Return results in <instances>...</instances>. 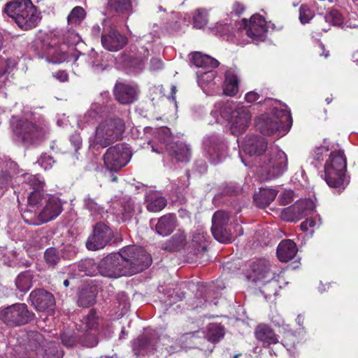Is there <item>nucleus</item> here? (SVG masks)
<instances>
[{"label":"nucleus","instance_id":"11","mask_svg":"<svg viewBox=\"0 0 358 358\" xmlns=\"http://www.w3.org/2000/svg\"><path fill=\"white\" fill-rule=\"evenodd\" d=\"M11 126L18 140L25 143H34L43 136V131L41 129L24 120H15L13 117Z\"/></svg>","mask_w":358,"mask_h":358},{"label":"nucleus","instance_id":"7","mask_svg":"<svg viewBox=\"0 0 358 358\" xmlns=\"http://www.w3.org/2000/svg\"><path fill=\"white\" fill-rule=\"evenodd\" d=\"M346 170L347 162L343 151L338 150L331 152L324 165V178L328 185L344 189L349 183L345 176Z\"/></svg>","mask_w":358,"mask_h":358},{"label":"nucleus","instance_id":"60","mask_svg":"<svg viewBox=\"0 0 358 358\" xmlns=\"http://www.w3.org/2000/svg\"><path fill=\"white\" fill-rule=\"evenodd\" d=\"M71 144L73 146L74 150L77 152L82 145V138L79 133L76 132L72 134L69 138Z\"/></svg>","mask_w":358,"mask_h":358},{"label":"nucleus","instance_id":"40","mask_svg":"<svg viewBox=\"0 0 358 358\" xmlns=\"http://www.w3.org/2000/svg\"><path fill=\"white\" fill-rule=\"evenodd\" d=\"M147 208L150 212H159L166 205L165 197L158 194L149 195L146 199Z\"/></svg>","mask_w":358,"mask_h":358},{"label":"nucleus","instance_id":"31","mask_svg":"<svg viewBox=\"0 0 358 358\" xmlns=\"http://www.w3.org/2000/svg\"><path fill=\"white\" fill-rule=\"evenodd\" d=\"M278 191L271 188H260L259 192L255 194L254 201L259 208H265L268 206L276 197Z\"/></svg>","mask_w":358,"mask_h":358},{"label":"nucleus","instance_id":"3","mask_svg":"<svg viewBox=\"0 0 358 358\" xmlns=\"http://www.w3.org/2000/svg\"><path fill=\"white\" fill-rule=\"evenodd\" d=\"M4 12L23 30L36 27L40 20L39 13L31 0H15L7 3Z\"/></svg>","mask_w":358,"mask_h":358},{"label":"nucleus","instance_id":"5","mask_svg":"<svg viewBox=\"0 0 358 358\" xmlns=\"http://www.w3.org/2000/svg\"><path fill=\"white\" fill-rule=\"evenodd\" d=\"M124 129L125 124L122 119L108 117L98 124L94 134L90 137V145L106 148L119 140Z\"/></svg>","mask_w":358,"mask_h":358},{"label":"nucleus","instance_id":"28","mask_svg":"<svg viewBox=\"0 0 358 358\" xmlns=\"http://www.w3.org/2000/svg\"><path fill=\"white\" fill-rule=\"evenodd\" d=\"M176 227V216L171 214H168L159 219L155 227V230L158 234L166 236L169 235Z\"/></svg>","mask_w":358,"mask_h":358},{"label":"nucleus","instance_id":"12","mask_svg":"<svg viewBox=\"0 0 358 358\" xmlns=\"http://www.w3.org/2000/svg\"><path fill=\"white\" fill-rule=\"evenodd\" d=\"M36 205L38 206L42 224L55 220L62 211L61 200L53 195L47 194L42 195L40 201Z\"/></svg>","mask_w":358,"mask_h":358},{"label":"nucleus","instance_id":"32","mask_svg":"<svg viewBox=\"0 0 358 358\" xmlns=\"http://www.w3.org/2000/svg\"><path fill=\"white\" fill-rule=\"evenodd\" d=\"M238 78L234 71H226L223 83V93L227 96H234L238 91Z\"/></svg>","mask_w":358,"mask_h":358},{"label":"nucleus","instance_id":"63","mask_svg":"<svg viewBox=\"0 0 358 358\" xmlns=\"http://www.w3.org/2000/svg\"><path fill=\"white\" fill-rule=\"evenodd\" d=\"M164 66L163 62L161 59L157 57H153L150 60V71H158L161 70Z\"/></svg>","mask_w":358,"mask_h":358},{"label":"nucleus","instance_id":"30","mask_svg":"<svg viewBox=\"0 0 358 358\" xmlns=\"http://www.w3.org/2000/svg\"><path fill=\"white\" fill-rule=\"evenodd\" d=\"M102 109L103 108L99 103H92L86 113L78 120V126L84 127L85 125L95 123L101 117Z\"/></svg>","mask_w":358,"mask_h":358},{"label":"nucleus","instance_id":"23","mask_svg":"<svg viewBox=\"0 0 358 358\" xmlns=\"http://www.w3.org/2000/svg\"><path fill=\"white\" fill-rule=\"evenodd\" d=\"M115 99L122 104H129L136 99L137 90L135 86L117 83L114 87Z\"/></svg>","mask_w":358,"mask_h":358},{"label":"nucleus","instance_id":"43","mask_svg":"<svg viewBox=\"0 0 358 358\" xmlns=\"http://www.w3.org/2000/svg\"><path fill=\"white\" fill-rule=\"evenodd\" d=\"M211 231L214 238L220 243H226L230 242L232 239L231 234L227 226L215 225V227H211Z\"/></svg>","mask_w":358,"mask_h":358},{"label":"nucleus","instance_id":"10","mask_svg":"<svg viewBox=\"0 0 358 358\" xmlns=\"http://www.w3.org/2000/svg\"><path fill=\"white\" fill-rule=\"evenodd\" d=\"M131 157L130 150L125 145L119 143L107 150L103 155L104 165L110 171H117L128 164Z\"/></svg>","mask_w":358,"mask_h":358},{"label":"nucleus","instance_id":"29","mask_svg":"<svg viewBox=\"0 0 358 358\" xmlns=\"http://www.w3.org/2000/svg\"><path fill=\"white\" fill-rule=\"evenodd\" d=\"M106 55L107 54L103 51L98 52L94 50H92L88 53L87 62L94 71L101 72L107 69L108 63L105 59Z\"/></svg>","mask_w":358,"mask_h":358},{"label":"nucleus","instance_id":"36","mask_svg":"<svg viewBox=\"0 0 358 358\" xmlns=\"http://www.w3.org/2000/svg\"><path fill=\"white\" fill-rule=\"evenodd\" d=\"M84 207L87 209L94 219H101L103 217L105 210L103 207L98 204L95 200L90 196L84 199Z\"/></svg>","mask_w":358,"mask_h":358},{"label":"nucleus","instance_id":"27","mask_svg":"<svg viewBox=\"0 0 358 358\" xmlns=\"http://www.w3.org/2000/svg\"><path fill=\"white\" fill-rule=\"evenodd\" d=\"M256 338L262 342L264 345H270L278 343V337L274 331L266 324H259L255 331Z\"/></svg>","mask_w":358,"mask_h":358},{"label":"nucleus","instance_id":"57","mask_svg":"<svg viewBox=\"0 0 358 358\" xmlns=\"http://www.w3.org/2000/svg\"><path fill=\"white\" fill-rule=\"evenodd\" d=\"M320 221V219H319ZM320 222L318 223L313 218L306 219L305 221L302 222L300 227L303 231H308L309 229H311L310 234L312 235L313 233V229L315 227H318L320 225Z\"/></svg>","mask_w":358,"mask_h":358},{"label":"nucleus","instance_id":"48","mask_svg":"<svg viewBox=\"0 0 358 358\" xmlns=\"http://www.w3.org/2000/svg\"><path fill=\"white\" fill-rule=\"evenodd\" d=\"M44 258L49 266H55L60 259L59 251L54 248H48L44 254Z\"/></svg>","mask_w":358,"mask_h":358},{"label":"nucleus","instance_id":"61","mask_svg":"<svg viewBox=\"0 0 358 358\" xmlns=\"http://www.w3.org/2000/svg\"><path fill=\"white\" fill-rule=\"evenodd\" d=\"M131 66L134 69V71L138 72L144 68V59L142 58H135L131 60Z\"/></svg>","mask_w":358,"mask_h":358},{"label":"nucleus","instance_id":"25","mask_svg":"<svg viewBox=\"0 0 358 358\" xmlns=\"http://www.w3.org/2000/svg\"><path fill=\"white\" fill-rule=\"evenodd\" d=\"M3 169L0 171V196L3 195L4 189L11 184L13 176L20 173L17 164L12 161L6 162Z\"/></svg>","mask_w":358,"mask_h":358},{"label":"nucleus","instance_id":"51","mask_svg":"<svg viewBox=\"0 0 358 358\" xmlns=\"http://www.w3.org/2000/svg\"><path fill=\"white\" fill-rule=\"evenodd\" d=\"M208 238L206 232L202 228H198L193 233L192 242L201 245L203 249L205 248V243L207 241Z\"/></svg>","mask_w":358,"mask_h":358},{"label":"nucleus","instance_id":"39","mask_svg":"<svg viewBox=\"0 0 358 358\" xmlns=\"http://www.w3.org/2000/svg\"><path fill=\"white\" fill-rule=\"evenodd\" d=\"M99 326V317L94 310H90L88 315L83 318L80 325L83 331H96Z\"/></svg>","mask_w":358,"mask_h":358},{"label":"nucleus","instance_id":"37","mask_svg":"<svg viewBox=\"0 0 358 358\" xmlns=\"http://www.w3.org/2000/svg\"><path fill=\"white\" fill-rule=\"evenodd\" d=\"M33 274L30 271L20 273L15 279V285L20 292H26L32 286Z\"/></svg>","mask_w":358,"mask_h":358},{"label":"nucleus","instance_id":"56","mask_svg":"<svg viewBox=\"0 0 358 358\" xmlns=\"http://www.w3.org/2000/svg\"><path fill=\"white\" fill-rule=\"evenodd\" d=\"M329 150L328 146L325 145H321L315 148L312 152V156L315 160L320 162L324 160V157L327 155Z\"/></svg>","mask_w":358,"mask_h":358},{"label":"nucleus","instance_id":"17","mask_svg":"<svg viewBox=\"0 0 358 358\" xmlns=\"http://www.w3.org/2000/svg\"><path fill=\"white\" fill-rule=\"evenodd\" d=\"M243 22L246 27L245 34L253 42L257 43L265 40L267 28L264 17L259 14L253 15L250 18L249 26L245 19H243Z\"/></svg>","mask_w":358,"mask_h":358},{"label":"nucleus","instance_id":"19","mask_svg":"<svg viewBox=\"0 0 358 358\" xmlns=\"http://www.w3.org/2000/svg\"><path fill=\"white\" fill-rule=\"evenodd\" d=\"M24 179L25 185H28L32 191L28 196V201L31 206L37 204L41 198V196L45 194L43 189L45 187V181L43 178L38 174L30 175L24 174L22 175Z\"/></svg>","mask_w":358,"mask_h":358},{"label":"nucleus","instance_id":"59","mask_svg":"<svg viewBox=\"0 0 358 358\" xmlns=\"http://www.w3.org/2000/svg\"><path fill=\"white\" fill-rule=\"evenodd\" d=\"M54 160L52 157L43 155L38 160V163L40 164L41 167H43L45 170H48L52 167L54 164Z\"/></svg>","mask_w":358,"mask_h":358},{"label":"nucleus","instance_id":"33","mask_svg":"<svg viewBox=\"0 0 358 358\" xmlns=\"http://www.w3.org/2000/svg\"><path fill=\"white\" fill-rule=\"evenodd\" d=\"M191 62L197 67H217L219 62L208 55H203L200 52L192 54Z\"/></svg>","mask_w":358,"mask_h":358},{"label":"nucleus","instance_id":"22","mask_svg":"<svg viewBox=\"0 0 358 358\" xmlns=\"http://www.w3.org/2000/svg\"><path fill=\"white\" fill-rule=\"evenodd\" d=\"M197 83L204 93L207 95H214L220 92L222 79L217 76L215 71H208L198 75Z\"/></svg>","mask_w":358,"mask_h":358},{"label":"nucleus","instance_id":"15","mask_svg":"<svg viewBox=\"0 0 358 358\" xmlns=\"http://www.w3.org/2000/svg\"><path fill=\"white\" fill-rule=\"evenodd\" d=\"M203 146L205 155L211 163L216 164L221 162L224 156L226 146L217 135L206 136L203 138Z\"/></svg>","mask_w":358,"mask_h":358},{"label":"nucleus","instance_id":"47","mask_svg":"<svg viewBox=\"0 0 358 358\" xmlns=\"http://www.w3.org/2000/svg\"><path fill=\"white\" fill-rule=\"evenodd\" d=\"M229 220V215L227 213L222 210L216 211L212 219V227H215V225L222 227L227 226L228 222Z\"/></svg>","mask_w":358,"mask_h":358},{"label":"nucleus","instance_id":"52","mask_svg":"<svg viewBox=\"0 0 358 358\" xmlns=\"http://www.w3.org/2000/svg\"><path fill=\"white\" fill-rule=\"evenodd\" d=\"M8 228L9 230H13L12 238L14 240H22L25 236L26 231L19 224L10 222L8 225Z\"/></svg>","mask_w":358,"mask_h":358},{"label":"nucleus","instance_id":"42","mask_svg":"<svg viewBox=\"0 0 358 358\" xmlns=\"http://www.w3.org/2000/svg\"><path fill=\"white\" fill-rule=\"evenodd\" d=\"M96 290L92 289H83L79 294L78 305L83 307L92 306L96 301Z\"/></svg>","mask_w":358,"mask_h":358},{"label":"nucleus","instance_id":"16","mask_svg":"<svg viewBox=\"0 0 358 358\" xmlns=\"http://www.w3.org/2000/svg\"><path fill=\"white\" fill-rule=\"evenodd\" d=\"M127 42V37L112 26L108 31H105L101 37L103 48L110 52H117L122 50Z\"/></svg>","mask_w":358,"mask_h":358},{"label":"nucleus","instance_id":"50","mask_svg":"<svg viewBox=\"0 0 358 358\" xmlns=\"http://www.w3.org/2000/svg\"><path fill=\"white\" fill-rule=\"evenodd\" d=\"M229 111L227 110V108L224 106L223 103H217L215 104L214 110L211 111V115L215 117V121L219 122L220 121V117L222 118H227Z\"/></svg>","mask_w":358,"mask_h":358},{"label":"nucleus","instance_id":"44","mask_svg":"<svg viewBox=\"0 0 358 358\" xmlns=\"http://www.w3.org/2000/svg\"><path fill=\"white\" fill-rule=\"evenodd\" d=\"M108 5L117 12L129 13L131 10V0H109Z\"/></svg>","mask_w":358,"mask_h":358},{"label":"nucleus","instance_id":"64","mask_svg":"<svg viewBox=\"0 0 358 358\" xmlns=\"http://www.w3.org/2000/svg\"><path fill=\"white\" fill-rule=\"evenodd\" d=\"M279 200L282 205L290 203L293 201L292 192L289 191L282 193L279 196Z\"/></svg>","mask_w":358,"mask_h":358},{"label":"nucleus","instance_id":"46","mask_svg":"<svg viewBox=\"0 0 358 358\" xmlns=\"http://www.w3.org/2000/svg\"><path fill=\"white\" fill-rule=\"evenodd\" d=\"M208 13L204 9H198L193 17L194 27L198 29L203 28L208 22Z\"/></svg>","mask_w":358,"mask_h":358},{"label":"nucleus","instance_id":"38","mask_svg":"<svg viewBox=\"0 0 358 358\" xmlns=\"http://www.w3.org/2000/svg\"><path fill=\"white\" fill-rule=\"evenodd\" d=\"M134 203L130 198H124L121 202L120 209L115 213L117 216L121 217L123 221L129 220L135 211Z\"/></svg>","mask_w":358,"mask_h":358},{"label":"nucleus","instance_id":"13","mask_svg":"<svg viewBox=\"0 0 358 358\" xmlns=\"http://www.w3.org/2000/svg\"><path fill=\"white\" fill-rule=\"evenodd\" d=\"M314 209L315 205L311 199H301L283 208L280 217L287 222H296L310 214Z\"/></svg>","mask_w":358,"mask_h":358},{"label":"nucleus","instance_id":"1","mask_svg":"<svg viewBox=\"0 0 358 358\" xmlns=\"http://www.w3.org/2000/svg\"><path fill=\"white\" fill-rule=\"evenodd\" d=\"M241 147L245 154L259 157L260 163L257 174L260 180L277 178L287 171L286 154L275 145L268 147L264 138L255 135L247 136Z\"/></svg>","mask_w":358,"mask_h":358},{"label":"nucleus","instance_id":"55","mask_svg":"<svg viewBox=\"0 0 358 358\" xmlns=\"http://www.w3.org/2000/svg\"><path fill=\"white\" fill-rule=\"evenodd\" d=\"M313 17V13L312 10L306 5H301L299 8V20L302 24L309 22V21Z\"/></svg>","mask_w":358,"mask_h":358},{"label":"nucleus","instance_id":"2","mask_svg":"<svg viewBox=\"0 0 358 358\" xmlns=\"http://www.w3.org/2000/svg\"><path fill=\"white\" fill-rule=\"evenodd\" d=\"M151 264L150 255L143 248L129 245L104 257L98 268L101 275L117 278L141 272Z\"/></svg>","mask_w":358,"mask_h":358},{"label":"nucleus","instance_id":"34","mask_svg":"<svg viewBox=\"0 0 358 358\" xmlns=\"http://www.w3.org/2000/svg\"><path fill=\"white\" fill-rule=\"evenodd\" d=\"M186 244V234L178 230L164 245V249L171 252L182 249Z\"/></svg>","mask_w":358,"mask_h":358},{"label":"nucleus","instance_id":"6","mask_svg":"<svg viewBox=\"0 0 358 358\" xmlns=\"http://www.w3.org/2000/svg\"><path fill=\"white\" fill-rule=\"evenodd\" d=\"M278 270L272 268L270 262L265 259H260L252 263L250 268L247 271V278L248 280L255 283H260L266 285L271 284V290L265 287L262 291L268 295H275L279 286V279L280 278Z\"/></svg>","mask_w":358,"mask_h":358},{"label":"nucleus","instance_id":"9","mask_svg":"<svg viewBox=\"0 0 358 358\" xmlns=\"http://www.w3.org/2000/svg\"><path fill=\"white\" fill-rule=\"evenodd\" d=\"M34 314L24 303H15L0 310V319L8 325L18 326L31 322Z\"/></svg>","mask_w":358,"mask_h":358},{"label":"nucleus","instance_id":"20","mask_svg":"<svg viewBox=\"0 0 358 358\" xmlns=\"http://www.w3.org/2000/svg\"><path fill=\"white\" fill-rule=\"evenodd\" d=\"M79 56L80 54L76 50H73L71 55L66 54V45L56 47L50 46L46 49L45 53L46 62L53 64H59L64 62L75 63Z\"/></svg>","mask_w":358,"mask_h":358},{"label":"nucleus","instance_id":"35","mask_svg":"<svg viewBox=\"0 0 358 358\" xmlns=\"http://www.w3.org/2000/svg\"><path fill=\"white\" fill-rule=\"evenodd\" d=\"M22 217L24 222L30 225L39 226L43 224L39 215L38 205L31 206L28 202L27 210L22 213Z\"/></svg>","mask_w":358,"mask_h":358},{"label":"nucleus","instance_id":"53","mask_svg":"<svg viewBox=\"0 0 358 358\" xmlns=\"http://www.w3.org/2000/svg\"><path fill=\"white\" fill-rule=\"evenodd\" d=\"M232 29V27L231 24H224L221 22L217 23L214 27L212 28V31L215 35H220V36H225L229 35L230 36L231 30Z\"/></svg>","mask_w":358,"mask_h":358},{"label":"nucleus","instance_id":"14","mask_svg":"<svg viewBox=\"0 0 358 358\" xmlns=\"http://www.w3.org/2000/svg\"><path fill=\"white\" fill-rule=\"evenodd\" d=\"M111 238L110 229L103 223H97L92 234L87 238L86 247L92 251L103 249L109 243Z\"/></svg>","mask_w":358,"mask_h":358},{"label":"nucleus","instance_id":"62","mask_svg":"<svg viewBox=\"0 0 358 358\" xmlns=\"http://www.w3.org/2000/svg\"><path fill=\"white\" fill-rule=\"evenodd\" d=\"M81 41V37L78 35V34L71 31L69 33V36H67V43L70 45H76Z\"/></svg>","mask_w":358,"mask_h":358},{"label":"nucleus","instance_id":"24","mask_svg":"<svg viewBox=\"0 0 358 358\" xmlns=\"http://www.w3.org/2000/svg\"><path fill=\"white\" fill-rule=\"evenodd\" d=\"M156 339L147 334L138 337L133 341L132 348L134 353L137 356H145L152 353L155 350Z\"/></svg>","mask_w":358,"mask_h":358},{"label":"nucleus","instance_id":"26","mask_svg":"<svg viewBox=\"0 0 358 358\" xmlns=\"http://www.w3.org/2000/svg\"><path fill=\"white\" fill-rule=\"evenodd\" d=\"M296 252V245L289 239L282 241L277 248V256L280 262H287L292 259Z\"/></svg>","mask_w":358,"mask_h":358},{"label":"nucleus","instance_id":"45","mask_svg":"<svg viewBox=\"0 0 358 358\" xmlns=\"http://www.w3.org/2000/svg\"><path fill=\"white\" fill-rule=\"evenodd\" d=\"M86 13L80 6L75 7L68 16V22L71 24H80L85 19Z\"/></svg>","mask_w":358,"mask_h":358},{"label":"nucleus","instance_id":"4","mask_svg":"<svg viewBox=\"0 0 358 358\" xmlns=\"http://www.w3.org/2000/svg\"><path fill=\"white\" fill-rule=\"evenodd\" d=\"M292 123L290 111L285 106H273L271 113L259 116L256 120V126L260 132L271 136L277 131L283 130L287 132Z\"/></svg>","mask_w":358,"mask_h":358},{"label":"nucleus","instance_id":"54","mask_svg":"<svg viewBox=\"0 0 358 358\" xmlns=\"http://www.w3.org/2000/svg\"><path fill=\"white\" fill-rule=\"evenodd\" d=\"M296 338L292 332H287L282 340V345L287 348V351L290 352L291 355H294V352H292V348L295 347V341Z\"/></svg>","mask_w":358,"mask_h":358},{"label":"nucleus","instance_id":"18","mask_svg":"<svg viewBox=\"0 0 358 358\" xmlns=\"http://www.w3.org/2000/svg\"><path fill=\"white\" fill-rule=\"evenodd\" d=\"M251 115L248 109L240 107L231 113L230 130L234 135L245 132L250 122Z\"/></svg>","mask_w":358,"mask_h":358},{"label":"nucleus","instance_id":"8","mask_svg":"<svg viewBox=\"0 0 358 358\" xmlns=\"http://www.w3.org/2000/svg\"><path fill=\"white\" fill-rule=\"evenodd\" d=\"M157 138L161 143L159 148L152 145V150L157 153H162L164 149L176 160L187 162L189 159L191 152L187 145L182 142L176 143L172 145V136L168 127H162L157 131Z\"/></svg>","mask_w":358,"mask_h":358},{"label":"nucleus","instance_id":"58","mask_svg":"<svg viewBox=\"0 0 358 358\" xmlns=\"http://www.w3.org/2000/svg\"><path fill=\"white\" fill-rule=\"evenodd\" d=\"M61 341L62 344L67 348L74 346L77 342L73 334L71 332L63 333L61 335Z\"/></svg>","mask_w":358,"mask_h":358},{"label":"nucleus","instance_id":"41","mask_svg":"<svg viewBox=\"0 0 358 358\" xmlns=\"http://www.w3.org/2000/svg\"><path fill=\"white\" fill-rule=\"evenodd\" d=\"M224 328L220 324L213 323L208 326L206 337L209 341L217 343L224 337Z\"/></svg>","mask_w":358,"mask_h":358},{"label":"nucleus","instance_id":"49","mask_svg":"<svg viewBox=\"0 0 358 358\" xmlns=\"http://www.w3.org/2000/svg\"><path fill=\"white\" fill-rule=\"evenodd\" d=\"M325 21L335 26H339L343 23V17L338 10H330L324 17Z\"/></svg>","mask_w":358,"mask_h":358},{"label":"nucleus","instance_id":"21","mask_svg":"<svg viewBox=\"0 0 358 358\" xmlns=\"http://www.w3.org/2000/svg\"><path fill=\"white\" fill-rule=\"evenodd\" d=\"M29 300L38 311L51 310L55 306V299L52 294L43 289L32 291L29 295Z\"/></svg>","mask_w":358,"mask_h":358}]
</instances>
